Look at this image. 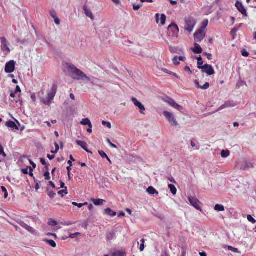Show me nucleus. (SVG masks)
Here are the masks:
<instances>
[{
  "instance_id": "43",
  "label": "nucleus",
  "mask_w": 256,
  "mask_h": 256,
  "mask_svg": "<svg viewBox=\"0 0 256 256\" xmlns=\"http://www.w3.org/2000/svg\"><path fill=\"white\" fill-rule=\"evenodd\" d=\"M178 56H175L172 59V62H173L174 64L176 66H178L180 64V62L178 61Z\"/></svg>"
},
{
  "instance_id": "37",
  "label": "nucleus",
  "mask_w": 256,
  "mask_h": 256,
  "mask_svg": "<svg viewBox=\"0 0 256 256\" xmlns=\"http://www.w3.org/2000/svg\"><path fill=\"white\" fill-rule=\"evenodd\" d=\"M140 242H142V244L140 246V252H142L144 249V242H145V240L144 239L142 238V240H140Z\"/></svg>"
},
{
  "instance_id": "59",
  "label": "nucleus",
  "mask_w": 256,
  "mask_h": 256,
  "mask_svg": "<svg viewBox=\"0 0 256 256\" xmlns=\"http://www.w3.org/2000/svg\"><path fill=\"white\" fill-rule=\"evenodd\" d=\"M22 174H28V168L22 169Z\"/></svg>"
},
{
  "instance_id": "40",
  "label": "nucleus",
  "mask_w": 256,
  "mask_h": 256,
  "mask_svg": "<svg viewBox=\"0 0 256 256\" xmlns=\"http://www.w3.org/2000/svg\"><path fill=\"white\" fill-rule=\"evenodd\" d=\"M170 51L172 53H177L178 52V48L176 47L170 46H169Z\"/></svg>"
},
{
  "instance_id": "7",
  "label": "nucleus",
  "mask_w": 256,
  "mask_h": 256,
  "mask_svg": "<svg viewBox=\"0 0 256 256\" xmlns=\"http://www.w3.org/2000/svg\"><path fill=\"white\" fill-rule=\"evenodd\" d=\"M0 41L2 43V50L6 55H7L10 52V50L8 46L6 39L4 37H2Z\"/></svg>"
},
{
  "instance_id": "2",
  "label": "nucleus",
  "mask_w": 256,
  "mask_h": 256,
  "mask_svg": "<svg viewBox=\"0 0 256 256\" xmlns=\"http://www.w3.org/2000/svg\"><path fill=\"white\" fill-rule=\"evenodd\" d=\"M179 28L175 23H172L168 28V34L174 38H177L178 36Z\"/></svg>"
},
{
  "instance_id": "45",
  "label": "nucleus",
  "mask_w": 256,
  "mask_h": 256,
  "mask_svg": "<svg viewBox=\"0 0 256 256\" xmlns=\"http://www.w3.org/2000/svg\"><path fill=\"white\" fill-rule=\"evenodd\" d=\"M44 176L45 178V179L46 180H50V172H48V171H46L44 174Z\"/></svg>"
},
{
  "instance_id": "10",
  "label": "nucleus",
  "mask_w": 256,
  "mask_h": 256,
  "mask_svg": "<svg viewBox=\"0 0 256 256\" xmlns=\"http://www.w3.org/2000/svg\"><path fill=\"white\" fill-rule=\"evenodd\" d=\"M188 201L190 204L196 210L202 211V209L200 206V202L196 198L192 196L188 197Z\"/></svg>"
},
{
  "instance_id": "55",
  "label": "nucleus",
  "mask_w": 256,
  "mask_h": 256,
  "mask_svg": "<svg viewBox=\"0 0 256 256\" xmlns=\"http://www.w3.org/2000/svg\"><path fill=\"white\" fill-rule=\"evenodd\" d=\"M184 70L185 71L188 72L190 74H192V70H190V68L188 66H186Z\"/></svg>"
},
{
  "instance_id": "3",
  "label": "nucleus",
  "mask_w": 256,
  "mask_h": 256,
  "mask_svg": "<svg viewBox=\"0 0 256 256\" xmlns=\"http://www.w3.org/2000/svg\"><path fill=\"white\" fill-rule=\"evenodd\" d=\"M196 24V21L193 17L189 16L185 18L184 29L190 33L192 31Z\"/></svg>"
},
{
  "instance_id": "61",
  "label": "nucleus",
  "mask_w": 256,
  "mask_h": 256,
  "mask_svg": "<svg viewBox=\"0 0 256 256\" xmlns=\"http://www.w3.org/2000/svg\"><path fill=\"white\" fill-rule=\"evenodd\" d=\"M60 188H67L66 186H65V184L62 180H60Z\"/></svg>"
},
{
  "instance_id": "35",
  "label": "nucleus",
  "mask_w": 256,
  "mask_h": 256,
  "mask_svg": "<svg viewBox=\"0 0 256 256\" xmlns=\"http://www.w3.org/2000/svg\"><path fill=\"white\" fill-rule=\"evenodd\" d=\"M1 189H2V192H4V198H6L8 196V192H7V190H6V188L4 186H2Z\"/></svg>"
},
{
  "instance_id": "16",
  "label": "nucleus",
  "mask_w": 256,
  "mask_h": 256,
  "mask_svg": "<svg viewBox=\"0 0 256 256\" xmlns=\"http://www.w3.org/2000/svg\"><path fill=\"white\" fill-rule=\"evenodd\" d=\"M83 10L86 16L90 18L92 20H94V16L92 11L88 8V6L86 5H84L83 6Z\"/></svg>"
},
{
  "instance_id": "15",
  "label": "nucleus",
  "mask_w": 256,
  "mask_h": 256,
  "mask_svg": "<svg viewBox=\"0 0 256 256\" xmlns=\"http://www.w3.org/2000/svg\"><path fill=\"white\" fill-rule=\"evenodd\" d=\"M191 50L196 54H201L202 52V49L201 46L196 42L194 44V48H192Z\"/></svg>"
},
{
  "instance_id": "29",
  "label": "nucleus",
  "mask_w": 256,
  "mask_h": 256,
  "mask_svg": "<svg viewBox=\"0 0 256 256\" xmlns=\"http://www.w3.org/2000/svg\"><path fill=\"white\" fill-rule=\"evenodd\" d=\"M114 256H126V252L124 251H116L113 254Z\"/></svg>"
},
{
  "instance_id": "28",
  "label": "nucleus",
  "mask_w": 256,
  "mask_h": 256,
  "mask_svg": "<svg viewBox=\"0 0 256 256\" xmlns=\"http://www.w3.org/2000/svg\"><path fill=\"white\" fill-rule=\"evenodd\" d=\"M230 154V152L228 150H222L221 152V156L222 158H226L228 157Z\"/></svg>"
},
{
  "instance_id": "48",
  "label": "nucleus",
  "mask_w": 256,
  "mask_h": 256,
  "mask_svg": "<svg viewBox=\"0 0 256 256\" xmlns=\"http://www.w3.org/2000/svg\"><path fill=\"white\" fill-rule=\"evenodd\" d=\"M48 196L51 198H54L56 196V194L53 192V191H50V192L48 193Z\"/></svg>"
},
{
  "instance_id": "1",
  "label": "nucleus",
  "mask_w": 256,
  "mask_h": 256,
  "mask_svg": "<svg viewBox=\"0 0 256 256\" xmlns=\"http://www.w3.org/2000/svg\"><path fill=\"white\" fill-rule=\"evenodd\" d=\"M68 70L70 76L74 80H86L91 82V79L84 72L78 68L73 64H70L68 66Z\"/></svg>"
},
{
  "instance_id": "6",
  "label": "nucleus",
  "mask_w": 256,
  "mask_h": 256,
  "mask_svg": "<svg viewBox=\"0 0 256 256\" xmlns=\"http://www.w3.org/2000/svg\"><path fill=\"white\" fill-rule=\"evenodd\" d=\"M16 62L14 60H11L6 62L4 70L7 74L13 72L15 70Z\"/></svg>"
},
{
  "instance_id": "63",
  "label": "nucleus",
  "mask_w": 256,
  "mask_h": 256,
  "mask_svg": "<svg viewBox=\"0 0 256 256\" xmlns=\"http://www.w3.org/2000/svg\"><path fill=\"white\" fill-rule=\"evenodd\" d=\"M194 84H196V86L198 88H200L201 89V86L200 84V83L199 82H198V80H196L194 81Z\"/></svg>"
},
{
  "instance_id": "11",
  "label": "nucleus",
  "mask_w": 256,
  "mask_h": 256,
  "mask_svg": "<svg viewBox=\"0 0 256 256\" xmlns=\"http://www.w3.org/2000/svg\"><path fill=\"white\" fill-rule=\"evenodd\" d=\"M236 7L238 10V11L244 16H248V14L246 12V10L244 7L243 4L241 2L237 1L235 4Z\"/></svg>"
},
{
  "instance_id": "13",
  "label": "nucleus",
  "mask_w": 256,
  "mask_h": 256,
  "mask_svg": "<svg viewBox=\"0 0 256 256\" xmlns=\"http://www.w3.org/2000/svg\"><path fill=\"white\" fill-rule=\"evenodd\" d=\"M236 106V104L234 101H228L226 103H224V104L221 106L218 109V110H222V109H224L225 108H230V107H234Z\"/></svg>"
},
{
  "instance_id": "20",
  "label": "nucleus",
  "mask_w": 256,
  "mask_h": 256,
  "mask_svg": "<svg viewBox=\"0 0 256 256\" xmlns=\"http://www.w3.org/2000/svg\"><path fill=\"white\" fill-rule=\"evenodd\" d=\"M80 124L84 126H88V128H92V124L88 118H84L80 122Z\"/></svg>"
},
{
  "instance_id": "46",
  "label": "nucleus",
  "mask_w": 256,
  "mask_h": 256,
  "mask_svg": "<svg viewBox=\"0 0 256 256\" xmlns=\"http://www.w3.org/2000/svg\"><path fill=\"white\" fill-rule=\"evenodd\" d=\"M228 250H231L234 252H238V249L235 248H234L232 246H228Z\"/></svg>"
},
{
  "instance_id": "24",
  "label": "nucleus",
  "mask_w": 256,
  "mask_h": 256,
  "mask_svg": "<svg viewBox=\"0 0 256 256\" xmlns=\"http://www.w3.org/2000/svg\"><path fill=\"white\" fill-rule=\"evenodd\" d=\"M44 241L46 242L52 248H56V242L53 240L45 238L44 239Z\"/></svg>"
},
{
  "instance_id": "62",
  "label": "nucleus",
  "mask_w": 256,
  "mask_h": 256,
  "mask_svg": "<svg viewBox=\"0 0 256 256\" xmlns=\"http://www.w3.org/2000/svg\"><path fill=\"white\" fill-rule=\"evenodd\" d=\"M171 98H170V97H168V96H165V97H164V98H163V100H164L165 102H166L168 103V101H170V100H171Z\"/></svg>"
},
{
  "instance_id": "33",
  "label": "nucleus",
  "mask_w": 256,
  "mask_h": 256,
  "mask_svg": "<svg viewBox=\"0 0 256 256\" xmlns=\"http://www.w3.org/2000/svg\"><path fill=\"white\" fill-rule=\"evenodd\" d=\"M247 219L250 222H252V224H254L256 222V220L251 215H247Z\"/></svg>"
},
{
  "instance_id": "56",
  "label": "nucleus",
  "mask_w": 256,
  "mask_h": 256,
  "mask_svg": "<svg viewBox=\"0 0 256 256\" xmlns=\"http://www.w3.org/2000/svg\"><path fill=\"white\" fill-rule=\"evenodd\" d=\"M48 224H58L57 221H56L55 220H52V219H50L49 220L48 222Z\"/></svg>"
},
{
  "instance_id": "51",
  "label": "nucleus",
  "mask_w": 256,
  "mask_h": 256,
  "mask_svg": "<svg viewBox=\"0 0 256 256\" xmlns=\"http://www.w3.org/2000/svg\"><path fill=\"white\" fill-rule=\"evenodd\" d=\"M80 232H76L74 234H70V236L69 237L72 238H75L78 235H80Z\"/></svg>"
},
{
  "instance_id": "54",
  "label": "nucleus",
  "mask_w": 256,
  "mask_h": 256,
  "mask_svg": "<svg viewBox=\"0 0 256 256\" xmlns=\"http://www.w3.org/2000/svg\"><path fill=\"white\" fill-rule=\"evenodd\" d=\"M14 120L18 124L19 126L20 127V130L21 131L24 130V126H21V124H20V122L18 120H16V119H14Z\"/></svg>"
},
{
  "instance_id": "25",
  "label": "nucleus",
  "mask_w": 256,
  "mask_h": 256,
  "mask_svg": "<svg viewBox=\"0 0 256 256\" xmlns=\"http://www.w3.org/2000/svg\"><path fill=\"white\" fill-rule=\"evenodd\" d=\"M168 187L170 188L172 194L173 195H175L176 194L177 190L176 186L172 184H169Z\"/></svg>"
},
{
  "instance_id": "26",
  "label": "nucleus",
  "mask_w": 256,
  "mask_h": 256,
  "mask_svg": "<svg viewBox=\"0 0 256 256\" xmlns=\"http://www.w3.org/2000/svg\"><path fill=\"white\" fill-rule=\"evenodd\" d=\"M214 210L218 212H222L224 210V207L222 205L216 204L214 206Z\"/></svg>"
},
{
  "instance_id": "18",
  "label": "nucleus",
  "mask_w": 256,
  "mask_h": 256,
  "mask_svg": "<svg viewBox=\"0 0 256 256\" xmlns=\"http://www.w3.org/2000/svg\"><path fill=\"white\" fill-rule=\"evenodd\" d=\"M104 214H105L110 216L112 217L116 216V212L111 210L110 208H106L104 210Z\"/></svg>"
},
{
  "instance_id": "30",
  "label": "nucleus",
  "mask_w": 256,
  "mask_h": 256,
  "mask_svg": "<svg viewBox=\"0 0 256 256\" xmlns=\"http://www.w3.org/2000/svg\"><path fill=\"white\" fill-rule=\"evenodd\" d=\"M41 100L45 105L47 106H50L52 102L48 98H42Z\"/></svg>"
},
{
  "instance_id": "22",
  "label": "nucleus",
  "mask_w": 256,
  "mask_h": 256,
  "mask_svg": "<svg viewBox=\"0 0 256 256\" xmlns=\"http://www.w3.org/2000/svg\"><path fill=\"white\" fill-rule=\"evenodd\" d=\"M146 192L150 194H154L156 195L158 194V192L152 186H149Z\"/></svg>"
},
{
  "instance_id": "31",
  "label": "nucleus",
  "mask_w": 256,
  "mask_h": 256,
  "mask_svg": "<svg viewBox=\"0 0 256 256\" xmlns=\"http://www.w3.org/2000/svg\"><path fill=\"white\" fill-rule=\"evenodd\" d=\"M64 194H68L67 188H65L64 190L58 192V194L60 195L62 198L64 196Z\"/></svg>"
},
{
  "instance_id": "52",
  "label": "nucleus",
  "mask_w": 256,
  "mask_h": 256,
  "mask_svg": "<svg viewBox=\"0 0 256 256\" xmlns=\"http://www.w3.org/2000/svg\"><path fill=\"white\" fill-rule=\"evenodd\" d=\"M108 142L110 144V145L113 148H117V146L114 144H112L109 138L107 139Z\"/></svg>"
},
{
  "instance_id": "12",
  "label": "nucleus",
  "mask_w": 256,
  "mask_h": 256,
  "mask_svg": "<svg viewBox=\"0 0 256 256\" xmlns=\"http://www.w3.org/2000/svg\"><path fill=\"white\" fill-rule=\"evenodd\" d=\"M57 89H58V86L56 84H54L52 85V87L50 92L48 94V98L51 101H52L53 100L54 98V96L56 94Z\"/></svg>"
},
{
  "instance_id": "27",
  "label": "nucleus",
  "mask_w": 256,
  "mask_h": 256,
  "mask_svg": "<svg viewBox=\"0 0 256 256\" xmlns=\"http://www.w3.org/2000/svg\"><path fill=\"white\" fill-rule=\"evenodd\" d=\"M198 60V68L200 69V67H202L203 64V61L202 57L200 56H199L198 57L196 58Z\"/></svg>"
},
{
  "instance_id": "44",
  "label": "nucleus",
  "mask_w": 256,
  "mask_h": 256,
  "mask_svg": "<svg viewBox=\"0 0 256 256\" xmlns=\"http://www.w3.org/2000/svg\"><path fill=\"white\" fill-rule=\"evenodd\" d=\"M242 55L244 57H248L249 56V53L246 50L243 49L241 51Z\"/></svg>"
},
{
  "instance_id": "64",
  "label": "nucleus",
  "mask_w": 256,
  "mask_h": 256,
  "mask_svg": "<svg viewBox=\"0 0 256 256\" xmlns=\"http://www.w3.org/2000/svg\"><path fill=\"white\" fill-rule=\"evenodd\" d=\"M54 22L56 24H60V20L57 16L54 18Z\"/></svg>"
},
{
  "instance_id": "49",
  "label": "nucleus",
  "mask_w": 256,
  "mask_h": 256,
  "mask_svg": "<svg viewBox=\"0 0 256 256\" xmlns=\"http://www.w3.org/2000/svg\"><path fill=\"white\" fill-rule=\"evenodd\" d=\"M142 6V4H138V5H136V4H133V9L134 10H138Z\"/></svg>"
},
{
  "instance_id": "14",
  "label": "nucleus",
  "mask_w": 256,
  "mask_h": 256,
  "mask_svg": "<svg viewBox=\"0 0 256 256\" xmlns=\"http://www.w3.org/2000/svg\"><path fill=\"white\" fill-rule=\"evenodd\" d=\"M168 104L170 106L177 109L180 112H182V110H183V108L181 106L176 104V102L172 98H171V100H170L168 101Z\"/></svg>"
},
{
  "instance_id": "60",
  "label": "nucleus",
  "mask_w": 256,
  "mask_h": 256,
  "mask_svg": "<svg viewBox=\"0 0 256 256\" xmlns=\"http://www.w3.org/2000/svg\"><path fill=\"white\" fill-rule=\"evenodd\" d=\"M168 179L172 182V183H176V182L175 181L174 179L173 178L172 176H170L168 178Z\"/></svg>"
},
{
  "instance_id": "17",
  "label": "nucleus",
  "mask_w": 256,
  "mask_h": 256,
  "mask_svg": "<svg viewBox=\"0 0 256 256\" xmlns=\"http://www.w3.org/2000/svg\"><path fill=\"white\" fill-rule=\"evenodd\" d=\"M6 126L8 128H12V130H19V128L16 124L15 123V122L12 121L10 120L8 121L6 123Z\"/></svg>"
},
{
  "instance_id": "5",
  "label": "nucleus",
  "mask_w": 256,
  "mask_h": 256,
  "mask_svg": "<svg viewBox=\"0 0 256 256\" xmlns=\"http://www.w3.org/2000/svg\"><path fill=\"white\" fill-rule=\"evenodd\" d=\"M199 67L203 73H206L208 76H212L214 74V70L210 64H206L202 67Z\"/></svg>"
},
{
  "instance_id": "57",
  "label": "nucleus",
  "mask_w": 256,
  "mask_h": 256,
  "mask_svg": "<svg viewBox=\"0 0 256 256\" xmlns=\"http://www.w3.org/2000/svg\"><path fill=\"white\" fill-rule=\"evenodd\" d=\"M40 162H41V164H42V165H46L47 163L46 161V160L44 158H40Z\"/></svg>"
},
{
  "instance_id": "34",
  "label": "nucleus",
  "mask_w": 256,
  "mask_h": 256,
  "mask_svg": "<svg viewBox=\"0 0 256 256\" xmlns=\"http://www.w3.org/2000/svg\"><path fill=\"white\" fill-rule=\"evenodd\" d=\"M208 20H204L202 22V26L200 28H202V30L204 29H205L206 26H208Z\"/></svg>"
},
{
  "instance_id": "23",
  "label": "nucleus",
  "mask_w": 256,
  "mask_h": 256,
  "mask_svg": "<svg viewBox=\"0 0 256 256\" xmlns=\"http://www.w3.org/2000/svg\"><path fill=\"white\" fill-rule=\"evenodd\" d=\"M92 202L94 204L95 206H101L103 204L104 202H105L104 200L102 199H92Z\"/></svg>"
},
{
  "instance_id": "39",
  "label": "nucleus",
  "mask_w": 256,
  "mask_h": 256,
  "mask_svg": "<svg viewBox=\"0 0 256 256\" xmlns=\"http://www.w3.org/2000/svg\"><path fill=\"white\" fill-rule=\"evenodd\" d=\"M98 152L102 158H108V156L103 150H98Z\"/></svg>"
},
{
  "instance_id": "36",
  "label": "nucleus",
  "mask_w": 256,
  "mask_h": 256,
  "mask_svg": "<svg viewBox=\"0 0 256 256\" xmlns=\"http://www.w3.org/2000/svg\"><path fill=\"white\" fill-rule=\"evenodd\" d=\"M0 156H2L4 157H6V154L4 152V148L0 142Z\"/></svg>"
},
{
  "instance_id": "47",
  "label": "nucleus",
  "mask_w": 256,
  "mask_h": 256,
  "mask_svg": "<svg viewBox=\"0 0 256 256\" xmlns=\"http://www.w3.org/2000/svg\"><path fill=\"white\" fill-rule=\"evenodd\" d=\"M210 87V84L208 82H206L205 84L201 86V89L202 90H207Z\"/></svg>"
},
{
  "instance_id": "41",
  "label": "nucleus",
  "mask_w": 256,
  "mask_h": 256,
  "mask_svg": "<svg viewBox=\"0 0 256 256\" xmlns=\"http://www.w3.org/2000/svg\"><path fill=\"white\" fill-rule=\"evenodd\" d=\"M102 124L103 126H106L108 128H111V127H112L111 124L110 122H106V121H104V120H102Z\"/></svg>"
},
{
  "instance_id": "58",
  "label": "nucleus",
  "mask_w": 256,
  "mask_h": 256,
  "mask_svg": "<svg viewBox=\"0 0 256 256\" xmlns=\"http://www.w3.org/2000/svg\"><path fill=\"white\" fill-rule=\"evenodd\" d=\"M14 92H15V94H18V92H21V89L18 86H16Z\"/></svg>"
},
{
  "instance_id": "53",
  "label": "nucleus",
  "mask_w": 256,
  "mask_h": 256,
  "mask_svg": "<svg viewBox=\"0 0 256 256\" xmlns=\"http://www.w3.org/2000/svg\"><path fill=\"white\" fill-rule=\"evenodd\" d=\"M36 183L35 184V188L36 190H38L40 188V186L39 184H40L41 182L40 181L36 180Z\"/></svg>"
},
{
  "instance_id": "42",
  "label": "nucleus",
  "mask_w": 256,
  "mask_h": 256,
  "mask_svg": "<svg viewBox=\"0 0 256 256\" xmlns=\"http://www.w3.org/2000/svg\"><path fill=\"white\" fill-rule=\"evenodd\" d=\"M244 84H246V82L240 80L236 84V88H239L240 86H243Z\"/></svg>"
},
{
  "instance_id": "50",
  "label": "nucleus",
  "mask_w": 256,
  "mask_h": 256,
  "mask_svg": "<svg viewBox=\"0 0 256 256\" xmlns=\"http://www.w3.org/2000/svg\"><path fill=\"white\" fill-rule=\"evenodd\" d=\"M203 54L206 56H207V58L209 60H211L212 59V54H208L206 52H204L203 53Z\"/></svg>"
},
{
  "instance_id": "32",
  "label": "nucleus",
  "mask_w": 256,
  "mask_h": 256,
  "mask_svg": "<svg viewBox=\"0 0 256 256\" xmlns=\"http://www.w3.org/2000/svg\"><path fill=\"white\" fill-rule=\"evenodd\" d=\"M166 16L164 14H162L160 16V22L162 26H164L166 24Z\"/></svg>"
},
{
  "instance_id": "21",
  "label": "nucleus",
  "mask_w": 256,
  "mask_h": 256,
  "mask_svg": "<svg viewBox=\"0 0 256 256\" xmlns=\"http://www.w3.org/2000/svg\"><path fill=\"white\" fill-rule=\"evenodd\" d=\"M26 230L30 232L31 234H36L37 232L36 230L32 228L30 225H21Z\"/></svg>"
},
{
  "instance_id": "9",
  "label": "nucleus",
  "mask_w": 256,
  "mask_h": 256,
  "mask_svg": "<svg viewBox=\"0 0 256 256\" xmlns=\"http://www.w3.org/2000/svg\"><path fill=\"white\" fill-rule=\"evenodd\" d=\"M206 34L204 33V31L202 28L198 29L194 34V40L197 42H200L205 37Z\"/></svg>"
},
{
  "instance_id": "19",
  "label": "nucleus",
  "mask_w": 256,
  "mask_h": 256,
  "mask_svg": "<svg viewBox=\"0 0 256 256\" xmlns=\"http://www.w3.org/2000/svg\"><path fill=\"white\" fill-rule=\"evenodd\" d=\"M76 143L85 151L86 150V149H88V144L85 142L76 140Z\"/></svg>"
},
{
  "instance_id": "38",
  "label": "nucleus",
  "mask_w": 256,
  "mask_h": 256,
  "mask_svg": "<svg viewBox=\"0 0 256 256\" xmlns=\"http://www.w3.org/2000/svg\"><path fill=\"white\" fill-rule=\"evenodd\" d=\"M72 204L73 206H78L79 208H81L84 205H87L88 204V203L87 202H85L84 204H78V203H76V202H72Z\"/></svg>"
},
{
  "instance_id": "4",
  "label": "nucleus",
  "mask_w": 256,
  "mask_h": 256,
  "mask_svg": "<svg viewBox=\"0 0 256 256\" xmlns=\"http://www.w3.org/2000/svg\"><path fill=\"white\" fill-rule=\"evenodd\" d=\"M163 114L172 125L174 126L178 125V123L176 120V118L172 113L168 111H164Z\"/></svg>"
},
{
  "instance_id": "8",
  "label": "nucleus",
  "mask_w": 256,
  "mask_h": 256,
  "mask_svg": "<svg viewBox=\"0 0 256 256\" xmlns=\"http://www.w3.org/2000/svg\"><path fill=\"white\" fill-rule=\"evenodd\" d=\"M132 101L134 104V106L139 108L140 112L141 114H145L144 111L146 110L142 102L138 101L136 98L132 97Z\"/></svg>"
}]
</instances>
